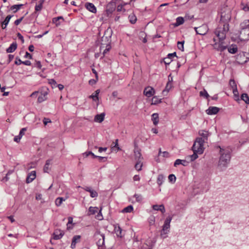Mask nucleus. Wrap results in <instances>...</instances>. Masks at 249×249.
<instances>
[{
  "mask_svg": "<svg viewBox=\"0 0 249 249\" xmlns=\"http://www.w3.org/2000/svg\"><path fill=\"white\" fill-rule=\"evenodd\" d=\"M229 30V25L225 23L221 24L219 27H217L214 31V34L218 38L219 41V45L217 47V43H215L213 45V48L218 51L222 52L226 49V46H224L223 40L226 38V34Z\"/></svg>",
  "mask_w": 249,
  "mask_h": 249,
  "instance_id": "nucleus-1",
  "label": "nucleus"
},
{
  "mask_svg": "<svg viewBox=\"0 0 249 249\" xmlns=\"http://www.w3.org/2000/svg\"><path fill=\"white\" fill-rule=\"evenodd\" d=\"M219 148H220V157L218 166L220 168H223L227 167L230 161L231 158V152L228 149L222 148L220 146H219Z\"/></svg>",
  "mask_w": 249,
  "mask_h": 249,
  "instance_id": "nucleus-2",
  "label": "nucleus"
},
{
  "mask_svg": "<svg viewBox=\"0 0 249 249\" xmlns=\"http://www.w3.org/2000/svg\"><path fill=\"white\" fill-rule=\"evenodd\" d=\"M204 139H203L202 138H196L192 147V149L193 151L195 152H197V153L199 154H202L204 151Z\"/></svg>",
  "mask_w": 249,
  "mask_h": 249,
  "instance_id": "nucleus-3",
  "label": "nucleus"
},
{
  "mask_svg": "<svg viewBox=\"0 0 249 249\" xmlns=\"http://www.w3.org/2000/svg\"><path fill=\"white\" fill-rule=\"evenodd\" d=\"M95 238L98 249H105V235L101 234L100 231H96L95 233Z\"/></svg>",
  "mask_w": 249,
  "mask_h": 249,
  "instance_id": "nucleus-4",
  "label": "nucleus"
},
{
  "mask_svg": "<svg viewBox=\"0 0 249 249\" xmlns=\"http://www.w3.org/2000/svg\"><path fill=\"white\" fill-rule=\"evenodd\" d=\"M231 18V11L228 9L226 11H224L221 12V22H220L218 27H219L221 24H227L228 22L229 21Z\"/></svg>",
  "mask_w": 249,
  "mask_h": 249,
  "instance_id": "nucleus-5",
  "label": "nucleus"
},
{
  "mask_svg": "<svg viewBox=\"0 0 249 249\" xmlns=\"http://www.w3.org/2000/svg\"><path fill=\"white\" fill-rule=\"evenodd\" d=\"M115 8L116 3L114 0H111L106 6L105 14L107 17H109L114 11Z\"/></svg>",
  "mask_w": 249,
  "mask_h": 249,
  "instance_id": "nucleus-6",
  "label": "nucleus"
},
{
  "mask_svg": "<svg viewBox=\"0 0 249 249\" xmlns=\"http://www.w3.org/2000/svg\"><path fill=\"white\" fill-rule=\"evenodd\" d=\"M239 38L241 41H246L249 40V29H240Z\"/></svg>",
  "mask_w": 249,
  "mask_h": 249,
  "instance_id": "nucleus-7",
  "label": "nucleus"
},
{
  "mask_svg": "<svg viewBox=\"0 0 249 249\" xmlns=\"http://www.w3.org/2000/svg\"><path fill=\"white\" fill-rule=\"evenodd\" d=\"M196 33L200 35H205L208 31V28L207 25L203 24L198 27H195Z\"/></svg>",
  "mask_w": 249,
  "mask_h": 249,
  "instance_id": "nucleus-8",
  "label": "nucleus"
},
{
  "mask_svg": "<svg viewBox=\"0 0 249 249\" xmlns=\"http://www.w3.org/2000/svg\"><path fill=\"white\" fill-rule=\"evenodd\" d=\"M155 90L151 87H147L145 88L143 91L144 94L148 97H150L153 96Z\"/></svg>",
  "mask_w": 249,
  "mask_h": 249,
  "instance_id": "nucleus-9",
  "label": "nucleus"
},
{
  "mask_svg": "<svg viewBox=\"0 0 249 249\" xmlns=\"http://www.w3.org/2000/svg\"><path fill=\"white\" fill-rule=\"evenodd\" d=\"M64 234L63 231L60 230H55L53 233V238L54 240H58L61 239Z\"/></svg>",
  "mask_w": 249,
  "mask_h": 249,
  "instance_id": "nucleus-10",
  "label": "nucleus"
},
{
  "mask_svg": "<svg viewBox=\"0 0 249 249\" xmlns=\"http://www.w3.org/2000/svg\"><path fill=\"white\" fill-rule=\"evenodd\" d=\"M110 43V36H104L101 39V48L105 47V45H109Z\"/></svg>",
  "mask_w": 249,
  "mask_h": 249,
  "instance_id": "nucleus-11",
  "label": "nucleus"
},
{
  "mask_svg": "<svg viewBox=\"0 0 249 249\" xmlns=\"http://www.w3.org/2000/svg\"><path fill=\"white\" fill-rule=\"evenodd\" d=\"M48 89H47L45 90L42 91L41 92V95H40L37 99V102L39 103H42V102L47 100L46 96L48 94Z\"/></svg>",
  "mask_w": 249,
  "mask_h": 249,
  "instance_id": "nucleus-12",
  "label": "nucleus"
},
{
  "mask_svg": "<svg viewBox=\"0 0 249 249\" xmlns=\"http://www.w3.org/2000/svg\"><path fill=\"white\" fill-rule=\"evenodd\" d=\"M172 219V217L170 216H168L164 223V224L162 226V229H164L165 230H170V222Z\"/></svg>",
  "mask_w": 249,
  "mask_h": 249,
  "instance_id": "nucleus-13",
  "label": "nucleus"
},
{
  "mask_svg": "<svg viewBox=\"0 0 249 249\" xmlns=\"http://www.w3.org/2000/svg\"><path fill=\"white\" fill-rule=\"evenodd\" d=\"M219 108L215 107H210L206 110V113L209 115L216 114L219 111Z\"/></svg>",
  "mask_w": 249,
  "mask_h": 249,
  "instance_id": "nucleus-14",
  "label": "nucleus"
},
{
  "mask_svg": "<svg viewBox=\"0 0 249 249\" xmlns=\"http://www.w3.org/2000/svg\"><path fill=\"white\" fill-rule=\"evenodd\" d=\"M176 55V53H173L168 54L167 57L164 58V62L166 65H169L171 63L172 58Z\"/></svg>",
  "mask_w": 249,
  "mask_h": 249,
  "instance_id": "nucleus-15",
  "label": "nucleus"
},
{
  "mask_svg": "<svg viewBox=\"0 0 249 249\" xmlns=\"http://www.w3.org/2000/svg\"><path fill=\"white\" fill-rule=\"evenodd\" d=\"M85 7L90 12L93 13H96V8L93 4L89 2H87L85 4Z\"/></svg>",
  "mask_w": 249,
  "mask_h": 249,
  "instance_id": "nucleus-16",
  "label": "nucleus"
},
{
  "mask_svg": "<svg viewBox=\"0 0 249 249\" xmlns=\"http://www.w3.org/2000/svg\"><path fill=\"white\" fill-rule=\"evenodd\" d=\"M69 196L67 195L65 196V197H57L55 199V205L57 206H60L62 204L63 201H65L67 199H68L69 198Z\"/></svg>",
  "mask_w": 249,
  "mask_h": 249,
  "instance_id": "nucleus-17",
  "label": "nucleus"
},
{
  "mask_svg": "<svg viewBox=\"0 0 249 249\" xmlns=\"http://www.w3.org/2000/svg\"><path fill=\"white\" fill-rule=\"evenodd\" d=\"M105 116V114L104 113L97 114L95 116L94 120L95 122L101 123L104 121Z\"/></svg>",
  "mask_w": 249,
  "mask_h": 249,
  "instance_id": "nucleus-18",
  "label": "nucleus"
},
{
  "mask_svg": "<svg viewBox=\"0 0 249 249\" xmlns=\"http://www.w3.org/2000/svg\"><path fill=\"white\" fill-rule=\"evenodd\" d=\"M114 231L118 237H122L123 236L122 230L118 224L114 225Z\"/></svg>",
  "mask_w": 249,
  "mask_h": 249,
  "instance_id": "nucleus-19",
  "label": "nucleus"
},
{
  "mask_svg": "<svg viewBox=\"0 0 249 249\" xmlns=\"http://www.w3.org/2000/svg\"><path fill=\"white\" fill-rule=\"evenodd\" d=\"M152 208H153V210H156V211H160L163 213L165 212V209L164 206L162 204L160 205H153Z\"/></svg>",
  "mask_w": 249,
  "mask_h": 249,
  "instance_id": "nucleus-20",
  "label": "nucleus"
},
{
  "mask_svg": "<svg viewBox=\"0 0 249 249\" xmlns=\"http://www.w3.org/2000/svg\"><path fill=\"white\" fill-rule=\"evenodd\" d=\"M189 164V162L185 160H181L179 159L177 160L174 162V166L177 167L179 165H182L183 166H187Z\"/></svg>",
  "mask_w": 249,
  "mask_h": 249,
  "instance_id": "nucleus-21",
  "label": "nucleus"
},
{
  "mask_svg": "<svg viewBox=\"0 0 249 249\" xmlns=\"http://www.w3.org/2000/svg\"><path fill=\"white\" fill-rule=\"evenodd\" d=\"M36 172H31L30 174L28 175L26 178V183H29L35 179L36 177Z\"/></svg>",
  "mask_w": 249,
  "mask_h": 249,
  "instance_id": "nucleus-22",
  "label": "nucleus"
},
{
  "mask_svg": "<svg viewBox=\"0 0 249 249\" xmlns=\"http://www.w3.org/2000/svg\"><path fill=\"white\" fill-rule=\"evenodd\" d=\"M17 48V44L16 42L12 43L9 47L6 49V52L8 53H13Z\"/></svg>",
  "mask_w": 249,
  "mask_h": 249,
  "instance_id": "nucleus-23",
  "label": "nucleus"
},
{
  "mask_svg": "<svg viewBox=\"0 0 249 249\" xmlns=\"http://www.w3.org/2000/svg\"><path fill=\"white\" fill-rule=\"evenodd\" d=\"M141 150L137 147L135 148L134 149V155L135 158L138 160H142V155L141 153Z\"/></svg>",
  "mask_w": 249,
  "mask_h": 249,
  "instance_id": "nucleus-24",
  "label": "nucleus"
},
{
  "mask_svg": "<svg viewBox=\"0 0 249 249\" xmlns=\"http://www.w3.org/2000/svg\"><path fill=\"white\" fill-rule=\"evenodd\" d=\"M240 29H249V20H245L240 23Z\"/></svg>",
  "mask_w": 249,
  "mask_h": 249,
  "instance_id": "nucleus-25",
  "label": "nucleus"
},
{
  "mask_svg": "<svg viewBox=\"0 0 249 249\" xmlns=\"http://www.w3.org/2000/svg\"><path fill=\"white\" fill-rule=\"evenodd\" d=\"M238 49L235 45H232L228 48V51L229 53L234 54L237 52Z\"/></svg>",
  "mask_w": 249,
  "mask_h": 249,
  "instance_id": "nucleus-26",
  "label": "nucleus"
},
{
  "mask_svg": "<svg viewBox=\"0 0 249 249\" xmlns=\"http://www.w3.org/2000/svg\"><path fill=\"white\" fill-rule=\"evenodd\" d=\"M152 120L154 125H156L159 123V115L158 113H154L152 115Z\"/></svg>",
  "mask_w": 249,
  "mask_h": 249,
  "instance_id": "nucleus-27",
  "label": "nucleus"
},
{
  "mask_svg": "<svg viewBox=\"0 0 249 249\" xmlns=\"http://www.w3.org/2000/svg\"><path fill=\"white\" fill-rule=\"evenodd\" d=\"M168 80H169V81L167 83L165 89L163 91V92H164V91L168 92L172 88L171 82L172 81L173 78H172V77H171V79H170V78L169 77Z\"/></svg>",
  "mask_w": 249,
  "mask_h": 249,
  "instance_id": "nucleus-28",
  "label": "nucleus"
},
{
  "mask_svg": "<svg viewBox=\"0 0 249 249\" xmlns=\"http://www.w3.org/2000/svg\"><path fill=\"white\" fill-rule=\"evenodd\" d=\"M100 89H97L95 91V94L90 95L89 97L90 98H92L93 99V100H94V101L98 100V99H99L98 95L100 93Z\"/></svg>",
  "mask_w": 249,
  "mask_h": 249,
  "instance_id": "nucleus-29",
  "label": "nucleus"
},
{
  "mask_svg": "<svg viewBox=\"0 0 249 249\" xmlns=\"http://www.w3.org/2000/svg\"><path fill=\"white\" fill-rule=\"evenodd\" d=\"M44 2V0H40L38 1L39 4L38 5H36L35 6V10L36 11H40L43 6V4Z\"/></svg>",
  "mask_w": 249,
  "mask_h": 249,
  "instance_id": "nucleus-30",
  "label": "nucleus"
},
{
  "mask_svg": "<svg viewBox=\"0 0 249 249\" xmlns=\"http://www.w3.org/2000/svg\"><path fill=\"white\" fill-rule=\"evenodd\" d=\"M23 5V4H16L10 7L11 10H13V13L17 12Z\"/></svg>",
  "mask_w": 249,
  "mask_h": 249,
  "instance_id": "nucleus-31",
  "label": "nucleus"
},
{
  "mask_svg": "<svg viewBox=\"0 0 249 249\" xmlns=\"http://www.w3.org/2000/svg\"><path fill=\"white\" fill-rule=\"evenodd\" d=\"M12 17V15H8L4 20L2 22V25H4V27H3V29H4L6 28V26L8 24L11 18Z\"/></svg>",
  "mask_w": 249,
  "mask_h": 249,
  "instance_id": "nucleus-32",
  "label": "nucleus"
},
{
  "mask_svg": "<svg viewBox=\"0 0 249 249\" xmlns=\"http://www.w3.org/2000/svg\"><path fill=\"white\" fill-rule=\"evenodd\" d=\"M199 134L203 138V139H205L207 140L209 133L207 131L202 130L199 131Z\"/></svg>",
  "mask_w": 249,
  "mask_h": 249,
  "instance_id": "nucleus-33",
  "label": "nucleus"
},
{
  "mask_svg": "<svg viewBox=\"0 0 249 249\" xmlns=\"http://www.w3.org/2000/svg\"><path fill=\"white\" fill-rule=\"evenodd\" d=\"M184 22V19L183 18L181 17H178L177 19H176V22L175 24V25L176 26H178L182 24H183Z\"/></svg>",
  "mask_w": 249,
  "mask_h": 249,
  "instance_id": "nucleus-34",
  "label": "nucleus"
},
{
  "mask_svg": "<svg viewBox=\"0 0 249 249\" xmlns=\"http://www.w3.org/2000/svg\"><path fill=\"white\" fill-rule=\"evenodd\" d=\"M241 98L243 100L246 104H249V97L247 94L243 93L241 95Z\"/></svg>",
  "mask_w": 249,
  "mask_h": 249,
  "instance_id": "nucleus-35",
  "label": "nucleus"
},
{
  "mask_svg": "<svg viewBox=\"0 0 249 249\" xmlns=\"http://www.w3.org/2000/svg\"><path fill=\"white\" fill-rule=\"evenodd\" d=\"M128 18H129L130 22L132 24H134L136 23V22L137 21V18L135 15H134L133 14L130 15L128 17Z\"/></svg>",
  "mask_w": 249,
  "mask_h": 249,
  "instance_id": "nucleus-36",
  "label": "nucleus"
},
{
  "mask_svg": "<svg viewBox=\"0 0 249 249\" xmlns=\"http://www.w3.org/2000/svg\"><path fill=\"white\" fill-rule=\"evenodd\" d=\"M164 180V177L162 175H160L157 178V183L159 186L162 185Z\"/></svg>",
  "mask_w": 249,
  "mask_h": 249,
  "instance_id": "nucleus-37",
  "label": "nucleus"
},
{
  "mask_svg": "<svg viewBox=\"0 0 249 249\" xmlns=\"http://www.w3.org/2000/svg\"><path fill=\"white\" fill-rule=\"evenodd\" d=\"M141 161H142V160H138V162L135 164V169L138 171H140V170H141L142 169V163Z\"/></svg>",
  "mask_w": 249,
  "mask_h": 249,
  "instance_id": "nucleus-38",
  "label": "nucleus"
},
{
  "mask_svg": "<svg viewBox=\"0 0 249 249\" xmlns=\"http://www.w3.org/2000/svg\"><path fill=\"white\" fill-rule=\"evenodd\" d=\"M133 210V207L132 205H129L124 208L123 210V213H130Z\"/></svg>",
  "mask_w": 249,
  "mask_h": 249,
  "instance_id": "nucleus-39",
  "label": "nucleus"
},
{
  "mask_svg": "<svg viewBox=\"0 0 249 249\" xmlns=\"http://www.w3.org/2000/svg\"><path fill=\"white\" fill-rule=\"evenodd\" d=\"M161 99H159L157 96H154L152 99V104L156 105L161 102Z\"/></svg>",
  "mask_w": 249,
  "mask_h": 249,
  "instance_id": "nucleus-40",
  "label": "nucleus"
},
{
  "mask_svg": "<svg viewBox=\"0 0 249 249\" xmlns=\"http://www.w3.org/2000/svg\"><path fill=\"white\" fill-rule=\"evenodd\" d=\"M169 232L168 230H165L164 229H162L160 232V237L162 238H165L167 237L166 234Z\"/></svg>",
  "mask_w": 249,
  "mask_h": 249,
  "instance_id": "nucleus-41",
  "label": "nucleus"
},
{
  "mask_svg": "<svg viewBox=\"0 0 249 249\" xmlns=\"http://www.w3.org/2000/svg\"><path fill=\"white\" fill-rule=\"evenodd\" d=\"M168 179L169 182L174 183L176 180V177L174 174H170L168 176Z\"/></svg>",
  "mask_w": 249,
  "mask_h": 249,
  "instance_id": "nucleus-42",
  "label": "nucleus"
},
{
  "mask_svg": "<svg viewBox=\"0 0 249 249\" xmlns=\"http://www.w3.org/2000/svg\"><path fill=\"white\" fill-rule=\"evenodd\" d=\"M89 155H91L92 156V157L93 158H96V155H95L91 151H89V152H86L84 153L83 154V156L84 158H87V157H88Z\"/></svg>",
  "mask_w": 249,
  "mask_h": 249,
  "instance_id": "nucleus-43",
  "label": "nucleus"
},
{
  "mask_svg": "<svg viewBox=\"0 0 249 249\" xmlns=\"http://www.w3.org/2000/svg\"><path fill=\"white\" fill-rule=\"evenodd\" d=\"M98 208L97 207H90L89 208V213L90 214H94L96 213L97 212Z\"/></svg>",
  "mask_w": 249,
  "mask_h": 249,
  "instance_id": "nucleus-44",
  "label": "nucleus"
},
{
  "mask_svg": "<svg viewBox=\"0 0 249 249\" xmlns=\"http://www.w3.org/2000/svg\"><path fill=\"white\" fill-rule=\"evenodd\" d=\"M80 235H75L72 238V242H73V243H75V244H76L77 243H78L80 241Z\"/></svg>",
  "mask_w": 249,
  "mask_h": 249,
  "instance_id": "nucleus-45",
  "label": "nucleus"
},
{
  "mask_svg": "<svg viewBox=\"0 0 249 249\" xmlns=\"http://www.w3.org/2000/svg\"><path fill=\"white\" fill-rule=\"evenodd\" d=\"M184 43V41H178V49H179L181 51H184V46H183Z\"/></svg>",
  "mask_w": 249,
  "mask_h": 249,
  "instance_id": "nucleus-46",
  "label": "nucleus"
},
{
  "mask_svg": "<svg viewBox=\"0 0 249 249\" xmlns=\"http://www.w3.org/2000/svg\"><path fill=\"white\" fill-rule=\"evenodd\" d=\"M60 19H63V18L62 17H58L57 18H54L53 19V22L55 23L56 26H58L60 24L58 22V21Z\"/></svg>",
  "mask_w": 249,
  "mask_h": 249,
  "instance_id": "nucleus-47",
  "label": "nucleus"
},
{
  "mask_svg": "<svg viewBox=\"0 0 249 249\" xmlns=\"http://www.w3.org/2000/svg\"><path fill=\"white\" fill-rule=\"evenodd\" d=\"M200 95L201 96H203L206 98H208L209 97L208 93L205 89H204L202 91H201L199 93Z\"/></svg>",
  "mask_w": 249,
  "mask_h": 249,
  "instance_id": "nucleus-48",
  "label": "nucleus"
},
{
  "mask_svg": "<svg viewBox=\"0 0 249 249\" xmlns=\"http://www.w3.org/2000/svg\"><path fill=\"white\" fill-rule=\"evenodd\" d=\"M197 152H194V154L192 155L189 156L191 161H193L198 158Z\"/></svg>",
  "mask_w": 249,
  "mask_h": 249,
  "instance_id": "nucleus-49",
  "label": "nucleus"
},
{
  "mask_svg": "<svg viewBox=\"0 0 249 249\" xmlns=\"http://www.w3.org/2000/svg\"><path fill=\"white\" fill-rule=\"evenodd\" d=\"M134 197L136 198V200L137 202H141L142 200V196L139 194H135Z\"/></svg>",
  "mask_w": 249,
  "mask_h": 249,
  "instance_id": "nucleus-50",
  "label": "nucleus"
},
{
  "mask_svg": "<svg viewBox=\"0 0 249 249\" xmlns=\"http://www.w3.org/2000/svg\"><path fill=\"white\" fill-rule=\"evenodd\" d=\"M49 83L51 84L53 86V87H55L57 85L56 81L53 79H49Z\"/></svg>",
  "mask_w": 249,
  "mask_h": 249,
  "instance_id": "nucleus-51",
  "label": "nucleus"
},
{
  "mask_svg": "<svg viewBox=\"0 0 249 249\" xmlns=\"http://www.w3.org/2000/svg\"><path fill=\"white\" fill-rule=\"evenodd\" d=\"M90 196L91 197H95L97 196L98 194L95 191L92 190L90 192Z\"/></svg>",
  "mask_w": 249,
  "mask_h": 249,
  "instance_id": "nucleus-52",
  "label": "nucleus"
},
{
  "mask_svg": "<svg viewBox=\"0 0 249 249\" xmlns=\"http://www.w3.org/2000/svg\"><path fill=\"white\" fill-rule=\"evenodd\" d=\"M105 47H106V49L104 50V52H103V54L105 55V54L108 52L109 51V50L111 48V46L110 45V44L109 45H105Z\"/></svg>",
  "mask_w": 249,
  "mask_h": 249,
  "instance_id": "nucleus-53",
  "label": "nucleus"
},
{
  "mask_svg": "<svg viewBox=\"0 0 249 249\" xmlns=\"http://www.w3.org/2000/svg\"><path fill=\"white\" fill-rule=\"evenodd\" d=\"M149 223L150 225H152L154 224L155 223V217L154 216H151L149 218Z\"/></svg>",
  "mask_w": 249,
  "mask_h": 249,
  "instance_id": "nucleus-54",
  "label": "nucleus"
},
{
  "mask_svg": "<svg viewBox=\"0 0 249 249\" xmlns=\"http://www.w3.org/2000/svg\"><path fill=\"white\" fill-rule=\"evenodd\" d=\"M96 158H97L100 161H106L107 160V158L105 157L97 156Z\"/></svg>",
  "mask_w": 249,
  "mask_h": 249,
  "instance_id": "nucleus-55",
  "label": "nucleus"
},
{
  "mask_svg": "<svg viewBox=\"0 0 249 249\" xmlns=\"http://www.w3.org/2000/svg\"><path fill=\"white\" fill-rule=\"evenodd\" d=\"M27 129L26 128H22L20 132H19V135H20V136H23L24 135V133L26 131Z\"/></svg>",
  "mask_w": 249,
  "mask_h": 249,
  "instance_id": "nucleus-56",
  "label": "nucleus"
},
{
  "mask_svg": "<svg viewBox=\"0 0 249 249\" xmlns=\"http://www.w3.org/2000/svg\"><path fill=\"white\" fill-rule=\"evenodd\" d=\"M43 122V124L45 125H47L48 123H51V120L49 118H44Z\"/></svg>",
  "mask_w": 249,
  "mask_h": 249,
  "instance_id": "nucleus-57",
  "label": "nucleus"
},
{
  "mask_svg": "<svg viewBox=\"0 0 249 249\" xmlns=\"http://www.w3.org/2000/svg\"><path fill=\"white\" fill-rule=\"evenodd\" d=\"M50 164V160H47L46 163L45 165L44 170H48L49 169V166Z\"/></svg>",
  "mask_w": 249,
  "mask_h": 249,
  "instance_id": "nucleus-58",
  "label": "nucleus"
},
{
  "mask_svg": "<svg viewBox=\"0 0 249 249\" xmlns=\"http://www.w3.org/2000/svg\"><path fill=\"white\" fill-rule=\"evenodd\" d=\"M24 18V17H21V18H19V19H17L15 21V24L16 25H18L21 22V21L22 20V19H23Z\"/></svg>",
  "mask_w": 249,
  "mask_h": 249,
  "instance_id": "nucleus-59",
  "label": "nucleus"
},
{
  "mask_svg": "<svg viewBox=\"0 0 249 249\" xmlns=\"http://www.w3.org/2000/svg\"><path fill=\"white\" fill-rule=\"evenodd\" d=\"M114 143H115V145L113 147H112V148H113V147H115V148H117V151L119 150L120 149V148L118 145V139H116L115 140V142Z\"/></svg>",
  "mask_w": 249,
  "mask_h": 249,
  "instance_id": "nucleus-60",
  "label": "nucleus"
},
{
  "mask_svg": "<svg viewBox=\"0 0 249 249\" xmlns=\"http://www.w3.org/2000/svg\"><path fill=\"white\" fill-rule=\"evenodd\" d=\"M21 138L22 136H20V135H18V136H17L14 138V140L15 142H18L20 141V140L21 139Z\"/></svg>",
  "mask_w": 249,
  "mask_h": 249,
  "instance_id": "nucleus-61",
  "label": "nucleus"
},
{
  "mask_svg": "<svg viewBox=\"0 0 249 249\" xmlns=\"http://www.w3.org/2000/svg\"><path fill=\"white\" fill-rule=\"evenodd\" d=\"M124 5L123 4H120L118 5L117 10L118 11L120 12L122 11L123 9Z\"/></svg>",
  "mask_w": 249,
  "mask_h": 249,
  "instance_id": "nucleus-62",
  "label": "nucleus"
},
{
  "mask_svg": "<svg viewBox=\"0 0 249 249\" xmlns=\"http://www.w3.org/2000/svg\"><path fill=\"white\" fill-rule=\"evenodd\" d=\"M96 82H97V80H94V79H91L89 82V84H90L91 85L95 84Z\"/></svg>",
  "mask_w": 249,
  "mask_h": 249,
  "instance_id": "nucleus-63",
  "label": "nucleus"
},
{
  "mask_svg": "<svg viewBox=\"0 0 249 249\" xmlns=\"http://www.w3.org/2000/svg\"><path fill=\"white\" fill-rule=\"evenodd\" d=\"M243 10L246 12L249 11V5L247 4L242 8Z\"/></svg>",
  "mask_w": 249,
  "mask_h": 249,
  "instance_id": "nucleus-64",
  "label": "nucleus"
}]
</instances>
